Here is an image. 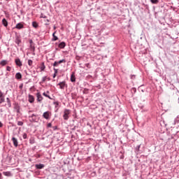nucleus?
<instances>
[{"instance_id":"1a4fd4ad","label":"nucleus","mask_w":179,"mask_h":179,"mask_svg":"<svg viewBox=\"0 0 179 179\" xmlns=\"http://www.w3.org/2000/svg\"><path fill=\"white\" fill-rule=\"evenodd\" d=\"M28 101L30 102V103H34V96L33 95H31L29 94L28 96Z\"/></svg>"},{"instance_id":"c03bdc74","label":"nucleus","mask_w":179,"mask_h":179,"mask_svg":"<svg viewBox=\"0 0 179 179\" xmlns=\"http://www.w3.org/2000/svg\"><path fill=\"white\" fill-rule=\"evenodd\" d=\"M53 129H57V126L53 127Z\"/></svg>"},{"instance_id":"20e7f679","label":"nucleus","mask_w":179,"mask_h":179,"mask_svg":"<svg viewBox=\"0 0 179 179\" xmlns=\"http://www.w3.org/2000/svg\"><path fill=\"white\" fill-rule=\"evenodd\" d=\"M15 63L17 65V66H19L20 68L23 66L22 61H20V59H19V58H16L15 59Z\"/></svg>"},{"instance_id":"7ed1b4c3","label":"nucleus","mask_w":179,"mask_h":179,"mask_svg":"<svg viewBox=\"0 0 179 179\" xmlns=\"http://www.w3.org/2000/svg\"><path fill=\"white\" fill-rule=\"evenodd\" d=\"M141 145L140 144V145H137V146L135 148V152H136V153L137 155L141 154V153L143 152V150H142V149L141 148Z\"/></svg>"},{"instance_id":"8fccbe9b","label":"nucleus","mask_w":179,"mask_h":179,"mask_svg":"<svg viewBox=\"0 0 179 179\" xmlns=\"http://www.w3.org/2000/svg\"><path fill=\"white\" fill-rule=\"evenodd\" d=\"M44 17V18H45V17L43 16V17Z\"/></svg>"},{"instance_id":"a211bd4d","label":"nucleus","mask_w":179,"mask_h":179,"mask_svg":"<svg viewBox=\"0 0 179 179\" xmlns=\"http://www.w3.org/2000/svg\"><path fill=\"white\" fill-rule=\"evenodd\" d=\"M177 124H179V115H178L176 117V118L175 119L174 122H173V125H176Z\"/></svg>"},{"instance_id":"2eb2a0df","label":"nucleus","mask_w":179,"mask_h":179,"mask_svg":"<svg viewBox=\"0 0 179 179\" xmlns=\"http://www.w3.org/2000/svg\"><path fill=\"white\" fill-rule=\"evenodd\" d=\"M66 44L65 43V42H61L59 44V48H65Z\"/></svg>"},{"instance_id":"09e8293b","label":"nucleus","mask_w":179,"mask_h":179,"mask_svg":"<svg viewBox=\"0 0 179 179\" xmlns=\"http://www.w3.org/2000/svg\"><path fill=\"white\" fill-rule=\"evenodd\" d=\"M17 113H19V109H18V110H17Z\"/></svg>"},{"instance_id":"a878e982","label":"nucleus","mask_w":179,"mask_h":179,"mask_svg":"<svg viewBox=\"0 0 179 179\" xmlns=\"http://www.w3.org/2000/svg\"><path fill=\"white\" fill-rule=\"evenodd\" d=\"M151 3L157 4L159 3V0H150Z\"/></svg>"},{"instance_id":"f704fd0d","label":"nucleus","mask_w":179,"mask_h":179,"mask_svg":"<svg viewBox=\"0 0 179 179\" xmlns=\"http://www.w3.org/2000/svg\"><path fill=\"white\" fill-rule=\"evenodd\" d=\"M1 97H3V92H2V91L0 90V98Z\"/></svg>"},{"instance_id":"39448f33","label":"nucleus","mask_w":179,"mask_h":179,"mask_svg":"<svg viewBox=\"0 0 179 179\" xmlns=\"http://www.w3.org/2000/svg\"><path fill=\"white\" fill-rule=\"evenodd\" d=\"M36 97L37 101H38L39 103H41V101H43V96L41 95V94H40V92L36 93Z\"/></svg>"},{"instance_id":"37998d69","label":"nucleus","mask_w":179,"mask_h":179,"mask_svg":"<svg viewBox=\"0 0 179 179\" xmlns=\"http://www.w3.org/2000/svg\"><path fill=\"white\" fill-rule=\"evenodd\" d=\"M3 177H2V173H0V179H2Z\"/></svg>"},{"instance_id":"412c9836","label":"nucleus","mask_w":179,"mask_h":179,"mask_svg":"<svg viewBox=\"0 0 179 179\" xmlns=\"http://www.w3.org/2000/svg\"><path fill=\"white\" fill-rule=\"evenodd\" d=\"M32 26L34 27V29H37V27H38V24H37L36 22H33Z\"/></svg>"},{"instance_id":"79ce46f5","label":"nucleus","mask_w":179,"mask_h":179,"mask_svg":"<svg viewBox=\"0 0 179 179\" xmlns=\"http://www.w3.org/2000/svg\"><path fill=\"white\" fill-rule=\"evenodd\" d=\"M56 76H57V73H54L53 74V78H56Z\"/></svg>"},{"instance_id":"f3484780","label":"nucleus","mask_w":179,"mask_h":179,"mask_svg":"<svg viewBox=\"0 0 179 179\" xmlns=\"http://www.w3.org/2000/svg\"><path fill=\"white\" fill-rule=\"evenodd\" d=\"M22 78V73H17L16 74H15V79H21Z\"/></svg>"},{"instance_id":"3c124183","label":"nucleus","mask_w":179,"mask_h":179,"mask_svg":"<svg viewBox=\"0 0 179 179\" xmlns=\"http://www.w3.org/2000/svg\"><path fill=\"white\" fill-rule=\"evenodd\" d=\"M44 17V18H45V17L43 16V17Z\"/></svg>"},{"instance_id":"bb28decb","label":"nucleus","mask_w":179,"mask_h":179,"mask_svg":"<svg viewBox=\"0 0 179 179\" xmlns=\"http://www.w3.org/2000/svg\"><path fill=\"white\" fill-rule=\"evenodd\" d=\"M28 65H29V66H31L33 65V60L29 59V60H28Z\"/></svg>"},{"instance_id":"6ab92c4d","label":"nucleus","mask_w":179,"mask_h":179,"mask_svg":"<svg viewBox=\"0 0 179 179\" xmlns=\"http://www.w3.org/2000/svg\"><path fill=\"white\" fill-rule=\"evenodd\" d=\"M52 41H57L58 40V36H55V32L52 34Z\"/></svg>"},{"instance_id":"c85d7f7f","label":"nucleus","mask_w":179,"mask_h":179,"mask_svg":"<svg viewBox=\"0 0 179 179\" xmlns=\"http://www.w3.org/2000/svg\"><path fill=\"white\" fill-rule=\"evenodd\" d=\"M45 69V65H44V63H42V65L41 66V71H44Z\"/></svg>"},{"instance_id":"e433bc0d","label":"nucleus","mask_w":179,"mask_h":179,"mask_svg":"<svg viewBox=\"0 0 179 179\" xmlns=\"http://www.w3.org/2000/svg\"><path fill=\"white\" fill-rule=\"evenodd\" d=\"M37 115L35 114H32L31 116H29V117H36Z\"/></svg>"},{"instance_id":"423d86ee","label":"nucleus","mask_w":179,"mask_h":179,"mask_svg":"<svg viewBox=\"0 0 179 179\" xmlns=\"http://www.w3.org/2000/svg\"><path fill=\"white\" fill-rule=\"evenodd\" d=\"M43 118H45V120H49L50 119V112H48V111L44 112L43 114Z\"/></svg>"},{"instance_id":"c9c22d12","label":"nucleus","mask_w":179,"mask_h":179,"mask_svg":"<svg viewBox=\"0 0 179 179\" xmlns=\"http://www.w3.org/2000/svg\"><path fill=\"white\" fill-rule=\"evenodd\" d=\"M53 69H54L55 73H56V74L58 73V69H57L55 68H54Z\"/></svg>"},{"instance_id":"58836bf2","label":"nucleus","mask_w":179,"mask_h":179,"mask_svg":"<svg viewBox=\"0 0 179 179\" xmlns=\"http://www.w3.org/2000/svg\"><path fill=\"white\" fill-rule=\"evenodd\" d=\"M131 92H134V93H136V89L132 88Z\"/></svg>"},{"instance_id":"f03ea898","label":"nucleus","mask_w":179,"mask_h":179,"mask_svg":"<svg viewBox=\"0 0 179 179\" xmlns=\"http://www.w3.org/2000/svg\"><path fill=\"white\" fill-rule=\"evenodd\" d=\"M57 86H59V89L64 90L65 89V87L66 86V83L65 81L60 82L57 84Z\"/></svg>"},{"instance_id":"393cba45","label":"nucleus","mask_w":179,"mask_h":179,"mask_svg":"<svg viewBox=\"0 0 179 179\" xmlns=\"http://www.w3.org/2000/svg\"><path fill=\"white\" fill-rule=\"evenodd\" d=\"M2 103H5V96L0 98V104H2Z\"/></svg>"},{"instance_id":"f8f14e48","label":"nucleus","mask_w":179,"mask_h":179,"mask_svg":"<svg viewBox=\"0 0 179 179\" xmlns=\"http://www.w3.org/2000/svg\"><path fill=\"white\" fill-rule=\"evenodd\" d=\"M49 93H50L49 91H47L46 92H43V96H45V97H48V99H50V100H52V98H51V96L48 95Z\"/></svg>"},{"instance_id":"ddd939ff","label":"nucleus","mask_w":179,"mask_h":179,"mask_svg":"<svg viewBox=\"0 0 179 179\" xmlns=\"http://www.w3.org/2000/svg\"><path fill=\"white\" fill-rule=\"evenodd\" d=\"M2 24L4 27H8V21L6 20V19L3 18L2 20Z\"/></svg>"},{"instance_id":"72a5a7b5","label":"nucleus","mask_w":179,"mask_h":179,"mask_svg":"<svg viewBox=\"0 0 179 179\" xmlns=\"http://www.w3.org/2000/svg\"><path fill=\"white\" fill-rule=\"evenodd\" d=\"M16 44H20V43H22V41H20V39H17L15 41Z\"/></svg>"},{"instance_id":"a19ab883","label":"nucleus","mask_w":179,"mask_h":179,"mask_svg":"<svg viewBox=\"0 0 179 179\" xmlns=\"http://www.w3.org/2000/svg\"><path fill=\"white\" fill-rule=\"evenodd\" d=\"M2 127H3V124L0 122V128H2Z\"/></svg>"},{"instance_id":"c756f323","label":"nucleus","mask_w":179,"mask_h":179,"mask_svg":"<svg viewBox=\"0 0 179 179\" xmlns=\"http://www.w3.org/2000/svg\"><path fill=\"white\" fill-rule=\"evenodd\" d=\"M17 125H19V127H22L23 125V122L22 121H18L17 122Z\"/></svg>"},{"instance_id":"b1692460","label":"nucleus","mask_w":179,"mask_h":179,"mask_svg":"<svg viewBox=\"0 0 179 179\" xmlns=\"http://www.w3.org/2000/svg\"><path fill=\"white\" fill-rule=\"evenodd\" d=\"M48 79V77L47 76H44L42 78V80L40 83H44V82H45Z\"/></svg>"},{"instance_id":"473e14b6","label":"nucleus","mask_w":179,"mask_h":179,"mask_svg":"<svg viewBox=\"0 0 179 179\" xmlns=\"http://www.w3.org/2000/svg\"><path fill=\"white\" fill-rule=\"evenodd\" d=\"M58 65H59V63H58V62H55L53 64V66H58Z\"/></svg>"},{"instance_id":"9d476101","label":"nucleus","mask_w":179,"mask_h":179,"mask_svg":"<svg viewBox=\"0 0 179 179\" xmlns=\"http://www.w3.org/2000/svg\"><path fill=\"white\" fill-rule=\"evenodd\" d=\"M3 176H6V177H12V172L10 171H4L3 172Z\"/></svg>"},{"instance_id":"a18cd8bd","label":"nucleus","mask_w":179,"mask_h":179,"mask_svg":"<svg viewBox=\"0 0 179 179\" xmlns=\"http://www.w3.org/2000/svg\"><path fill=\"white\" fill-rule=\"evenodd\" d=\"M29 43H33V41H32V40H30V41H29Z\"/></svg>"},{"instance_id":"4468645a","label":"nucleus","mask_w":179,"mask_h":179,"mask_svg":"<svg viewBox=\"0 0 179 179\" xmlns=\"http://www.w3.org/2000/svg\"><path fill=\"white\" fill-rule=\"evenodd\" d=\"M71 82H76V78H75V73L71 75Z\"/></svg>"},{"instance_id":"4c0bfd02","label":"nucleus","mask_w":179,"mask_h":179,"mask_svg":"<svg viewBox=\"0 0 179 179\" xmlns=\"http://www.w3.org/2000/svg\"><path fill=\"white\" fill-rule=\"evenodd\" d=\"M52 127V124L51 123L48 124V128H51Z\"/></svg>"},{"instance_id":"dca6fc26","label":"nucleus","mask_w":179,"mask_h":179,"mask_svg":"<svg viewBox=\"0 0 179 179\" xmlns=\"http://www.w3.org/2000/svg\"><path fill=\"white\" fill-rule=\"evenodd\" d=\"M7 64H8V61L6 60H2L0 62V65H1V66H5V65H7Z\"/></svg>"},{"instance_id":"49530a36","label":"nucleus","mask_w":179,"mask_h":179,"mask_svg":"<svg viewBox=\"0 0 179 179\" xmlns=\"http://www.w3.org/2000/svg\"><path fill=\"white\" fill-rule=\"evenodd\" d=\"M47 79H48V80H51V79L50 78H48V77Z\"/></svg>"},{"instance_id":"9b49d317","label":"nucleus","mask_w":179,"mask_h":179,"mask_svg":"<svg viewBox=\"0 0 179 179\" xmlns=\"http://www.w3.org/2000/svg\"><path fill=\"white\" fill-rule=\"evenodd\" d=\"M36 169H38V170H41V169H44V164H39L35 165Z\"/></svg>"},{"instance_id":"6e6552de","label":"nucleus","mask_w":179,"mask_h":179,"mask_svg":"<svg viewBox=\"0 0 179 179\" xmlns=\"http://www.w3.org/2000/svg\"><path fill=\"white\" fill-rule=\"evenodd\" d=\"M23 27H24V26L23 25V24L22 23H17L15 26V29H17L18 30H20L21 29H23Z\"/></svg>"},{"instance_id":"7c9ffc66","label":"nucleus","mask_w":179,"mask_h":179,"mask_svg":"<svg viewBox=\"0 0 179 179\" xmlns=\"http://www.w3.org/2000/svg\"><path fill=\"white\" fill-rule=\"evenodd\" d=\"M6 71H8V72H10V71H12V68L10 66H8L6 67Z\"/></svg>"},{"instance_id":"cd10ccee","label":"nucleus","mask_w":179,"mask_h":179,"mask_svg":"<svg viewBox=\"0 0 179 179\" xmlns=\"http://www.w3.org/2000/svg\"><path fill=\"white\" fill-rule=\"evenodd\" d=\"M53 104L55 106V108L59 106V101H55L53 102Z\"/></svg>"},{"instance_id":"0eeeda50","label":"nucleus","mask_w":179,"mask_h":179,"mask_svg":"<svg viewBox=\"0 0 179 179\" xmlns=\"http://www.w3.org/2000/svg\"><path fill=\"white\" fill-rule=\"evenodd\" d=\"M12 141L13 143V145L15 148H17V145H18V142H17V138H15V137H13L12 138Z\"/></svg>"},{"instance_id":"5701e85b","label":"nucleus","mask_w":179,"mask_h":179,"mask_svg":"<svg viewBox=\"0 0 179 179\" xmlns=\"http://www.w3.org/2000/svg\"><path fill=\"white\" fill-rule=\"evenodd\" d=\"M58 64H65V62H66V60H65V59H61L59 61L57 62Z\"/></svg>"},{"instance_id":"f257e3e1","label":"nucleus","mask_w":179,"mask_h":179,"mask_svg":"<svg viewBox=\"0 0 179 179\" xmlns=\"http://www.w3.org/2000/svg\"><path fill=\"white\" fill-rule=\"evenodd\" d=\"M69 114H71V110L65 109L63 115V118L65 121H68V120H69Z\"/></svg>"},{"instance_id":"4be33fe9","label":"nucleus","mask_w":179,"mask_h":179,"mask_svg":"<svg viewBox=\"0 0 179 179\" xmlns=\"http://www.w3.org/2000/svg\"><path fill=\"white\" fill-rule=\"evenodd\" d=\"M6 100H7L8 107H12V103H10V99H9V98H6Z\"/></svg>"},{"instance_id":"2f4dec72","label":"nucleus","mask_w":179,"mask_h":179,"mask_svg":"<svg viewBox=\"0 0 179 179\" xmlns=\"http://www.w3.org/2000/svg\"><path fill=\"white\" fill-rule=\"evenodd\" d=\"M23 139H27V134L26 133H24L22 135Z\"/></svg>"},{"instance_id":"603ef678","label":"nucleus","mask_w":179,"mask_h":179,"mask_svg":"<svg viewBox=\"0 0 179 179\" xmlns=\"http://www.w3.org/2000/svg\"><path fill=\"white\" fill-rule=\"evenodd\" d=\"M6 1H9V0H6Z\"/></svg>"},{"instance_id":"aec40b11","label":"nucleus","mask_w":179,"mask_h":179,"mask_svg":"<svg viewBox=\"0 0 179 179\" xmlns=\"http://www.w3.org/2000/svg\"><path fill=\"white\" fill-rule=\"evenodd\" d=\"M30 120V122H37V119H36V117H29Z\"/></svg>"},{"instance_id":"ea45409f","label":"nucleus","mask_w":179,"mask_h":179,"mask_svg":"<svg viewBox=\"0 0 179 179\" xmlns=\"http://www.w3.org/2000/svg\"><path fill=\"white\" fill-rule=\"evenodd\" d=\"M131 79H135V75H131Z\"/></svg>"},{"instance_id":"de8ad7c7","label":"nucleus","mask_w":179,"mask_h":179,"mask_svg":"<svg viewBox=\"0 0 179 179\" xmlns=\"http://www.w3.org/2000/svg\"><path fill=\"white\" fill-rule=\"evenodd\" d=\"M22 85H20V89H22Z\"/></svg>"}]
</instances>
